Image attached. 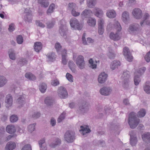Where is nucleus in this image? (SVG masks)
<instances>
[{
    "mask_svg": "<svg viewBox=\"0 0 150 150\" xmlns=\"http://www.w3.org/2000/svg\"><path fill=\"white\" fill-rule=\"evenodd\" d=\"M139 119L137 117L135 113L132 112L129 114L128 122L131 128L134 129L136 128L139 124Z\"/></svg>",
    "mask_w": 150,
    "mask_h": 150,
    "instance_id": "f257e3e1",
    "label": "nucleus"
},
{
    "mask_svg": "<svg viewBox=\"0 0 150 150\" xmlns=\"http://www.w3.org/2000/svg\"><path fill=\"white\" fill-rule=\"evenodd\" d=\"M115 27L117 30V32L114 33L113 32H111L109 35V37L110 39L114 41L118 40L120 38V32L121 30V27L119 23L116 21L114 24Z\"/></svg>",
    "mask_w": 150,
    "mask_h": 150,
    "instance_id": "f03ea898",
    "label": "nucleus"
},
{
    "mask_svg": "<svg viewBox=\"0 0 150 150\" xmlns=\"http://www.w3.org/2000/svg\"><path fill=\"white\" fill-rule=\"evenodd\" d=\"M129 72L127 71H124L122 76L121 79L123 80L122 86L125 88L128 89L129 88V80L130 76Z\"/></svg>",
    "mask_w": 150,
    "mask_h": 150,
    "instance_id": "7ed1b4c3",
    "label": "nucleus"
},
{
    "mask_svg": "<svg viewBox=\"0 0 150 150\" xmlns=\"http://www.w3.org/2000/svg\"><path fill=\"white\" fill-rule=\"evenodd\" d=\"M64 138L68 143L73 142L75 139V132L71 131H67L64 134Z\"/></svg>",
    "mask_w": 150,
    "mask_h": 150,
    "instance_id": "20e7f679",
    "label": "nucleus"
},
{
    "mask_svg": "<svg viewBox=\"0 0 150 150\" xmlns=\"http://www.w3.org/2000/svg\"><path fill=\"white\" fill-rule=\"evenodd\" d=\"M58 96L61 98L65 99L67 98L68 94L66 88L63 86L59 87L57 90Z\"/></svg>",
    "mask_w": 150,
    "mask_h": 150,
    "instance_id": "39448f33",
    "label": "nucleus"
},
{
    "mask_svg": "<svg viewBox=\"0 0 150 150\" xmlns=\"http://www.w3.org/2000/svg\"><path fill=\"white\" fill-rule=\"evenodd\" d=\"M70 23L71 27L75 29L81 30L82 26L80 25L79 22L75 18H72L70 21Z\"/></svg>",
    "mask_w": 150,
    "mask_h": 150,
    "instance_id": "423d86ee",
    "label": "nucleus"
},
{
    "mask_svg": "<svg viewBox=\"0 0 150 150\" xmlns=\"http://www.w3.org/2000/svg\"><path fill=\"white\" fill-rule=\"evenodd\" d=\"M60 24L59 33L62 36H64L66 35L67 30L64 20L62 19L60 22Z\"/></svg>",
    "mask_w": 150,
    "mask_h": 150,
    "instance_id": "0eeeda50",
    "label": "nucleus"
},
{
    "mask_svg": "<svg viewBox=\"0 0 150 150\" xmlns=\"http://www.w3.org/2000/svg\"><path fill=\"white\" fill-rule=\"evenodd\" d=\"M139 30V25L135 23L130 25L128 29V31L130 34H135Z\"/></svg>",
    "mask_w": 150,
    "mask_h": 150,
    "instance_id": "6e6552de",
    "label": "nucleus"
},
{
    "mask_svg": "<svg viewBox=\"0 0 150 150\" xmlns=\"http://www.w3.org/2000/svg\"><path fill=\"white\" fill-rule=\"evenodd\" d=\"M76 63L80 69H83L85 67V62L83 57L81 55H79L77 57Z\"/></svg>",
    "mask_w": 150,
    "mask_h": 150,
    "instance_id": "1a4fd4ad",
    "label": "nucleus"
},
{
    "mask_svg": "<svg viewBox=\"0 0 150 150\" xmlns=\"http://www.w3.org/2000/svg\"><path fill=\"white\" fill-rule=\"evenodd\" d=\"M123 53L125 58L127 61L129 62L132 61L133 57L127 47H125L124 48Z\"/></svg>",
    "mask_w": 150,
    "mask_h": 150,
    "instance_id": "9d476101",
    "label": "nucleus"
},
{
    "mask_svg": "<svg viewBox=\"0 0 150 150\" xmlns=\"http://www.w3.org/2000/svg\"><path fill=\"white\" fill-rule=\"evenodd\" d=\"M130 136V143L132 146H134L137 142L135 133L134 131H131L129 133Z\"/></svg>",
    "mask_w": 150,
    "mask_h": 150,
    "instance_id": "9b49d317",
    "label": "nucleus"
},
{
    "mask_svg": "<svg viewBox=\"0 0 150 150\" xmlns=\"http://www.w3.org/2000/svg\"><path fill=\"white\" fill-rule=\"evenodd\" d=\"M24 13L25 14L24 18L25 20L29 22H31L32 20V11L26 8L24 11Z\"/></svg>",
    "mask_w": 150,
    "mask_h": 150,
    "instance_id": "f8f14e48",
    "label": "nucleus"
},
{
    "mask_svg": "<svg viewBox=\"0 0 150 150\" xmlns=\"http://www.w3.org/2000/svg\"><path fill=\"white\" fill-rule=\"evenodd\" d=\"M112 91L110 87H103L100 89V92L102 95L107 96L110 94Z\"/></svg>",
    "mask_w": 150,
    "mask_h": 150,
    "instance_id": "ddd939ff",
    "label": "nucleus"
},
{
    "mask_svg": "<svg viewBox=\"0 0 150 150\" xmlns=\"http://www.w3.org/2000/svg\"><path fill=\"white\" fill-rule=\"evenodd\" d=\"M108 75L104 72H102L98 76V81L100 83H104L107 80Z\"/></svg>",
    "mask_w": 150,
    "mask_h": 150,
    "instance_id": "4468645a",
    "label": "nucleus"
},
{
    "mask_svg": "<svg viewBox=\"0 0 150 150\" xmlns=\"http://www.w3.org/2000/svg\"><path fill=\"white\" fill-rule=\"evenodd\" d=\"M132 13L134 18L137 19H140L142 17V11L139 8H134Z\"/></svg>",
    "mask_w": 150,
    "mask_h": 150,
    "instance_id": "2eb2a0df",
    "label": "nucleus"
},
{
    "mask_svg": "<svg viewBox=\"0 0 150 150\" xmlns=\"http://www.w3.org/2000/svg\"><path fill=\"white\" fill-rule=\"evenodd\" d=\"M104 21L103 19L100 18L98 20V32L100 35H102L104 33Z\"/></svg>",
    "mask_w": 150,
    "mask_h": 150,
    "instance_id": "dca6fc26",
    "label": "nucleus"
},
{
    "mask_svg": "<svg viewBox=\"0 0 150 150\" xmlns=\"http://www.w3.org/2000/svg\"><path fill=\"white\" fill-rule=\"evenodd\" d=\"M93 12L95 16L100 18H101L103 16V14L102 10L96 7L93 9Z\"/></svg>",
    "mask_w": 150,
    "mask_h": 150,
    "instance_id": "f3484780",
    "label": "nucleus"
},
{
    "mask_svg": "<svg viewBox=\"0 0 150 150\" xmlns=\"http://www.w3.org/2000/svg\"><path fill=\"white\" fill-rule=\"evenodd\" d=\"M79 108L81 113L86 112L88 110V103L86 102H83L80 105Z\"/></svg>",
    "mask_w": 150,
    "mask_h": 150,
    "instance_id": "a211bd4d",
    "label": "nucleus"
},
{
    "mask_svg": "<svg viewBox=\"0 0 150 150\" xmlns=\"http://www.w3.org/2000/svg\"><path fill=\"white\" fill-rule=\"evenodd\" d=\"M5 103H6V106L8 108L12 105L13 103V98L12 96L10 94H8L6 96Z\"/></svg>",
    "mask_w": 150,
    "mask_h": 150,
    "instance_id": "6ab92c4d",
    "label": "nucleus"
},
{
    "mask_svg": "<svg viewBox=\"0 0 150 150\" xmlns=\"http://www.w3.org/2000/svg\"><path fill=\"white\" fill-rule=\"evenodd\" d=\"M149 17V14L147 13H145L144 15L143 19L140 22V25L141 26H143L144 23H146L147 25H150V21L147 20V19Z\"/></svg>",
    "mask_w": 150,
    "mask_h": 150,
    "instance_id": "aec40b11",
    "label": "nucleus"
},
{
    "mask_svg": "<svg viewBox=\"0 0 150 150\" xmlns=\"http://www.w3.org/2000/svg\"><path fill=\"white\" fill-rule=\"evenodd\" d=\"M106 15L110 18H114L116 17V13L114 10H110L107 11Z\"/></svg>",
    "mask_w": 150,
    "mask_h": 150,
    "instance_id": "412c9836",
    "label": "nucleus"
},
{
    "mask_svg": "<svg viewBox=\"0 0 150 150\" xmlns=\"http://www.w3.org/2000/svg\"><path fill=\"white\" fill-rule=\"evenodd\" d=\"M6 130L7 132L11 134L14 133L16 131L15 127L11 125H8L6 127Z\"/></svg>",
    "mask_w": 150,
    "mask_h": 150,
    "instance_id": "4be33fe9",
    "label": "nucleus"
},
{
    "mask_svg": "<svg viewBox=\"0 0 150 150\" xmlns=\"http://www.w3.org/2000/svg\"><path fill=\"white\" fill-rule=\"evenodd\" d=\"M16 147V144L14 142H8L5 147L6 150H12Z\"/></svg>",
    "mask_w": 150,
    "mask_h": 150,
    "instance_id": "5701e85b",
    "label": "nucleus"
},
{
    "mask_svg": "<svg viewBox=\"0 0 150 150\" xmlns=\"http://www.w3.org/2000/svg\"><path fill=\"white\" fill-rule=\"evenodd\" d=\"M142 137L144 142H150V133L146 132L144 133L142 135Z\"/></svg>",
    "mask_w": 150,
    "mask_h": 150,
    "instance_id": "b1692460",
    "label": "nucleus"
},
{
    "mask_svg": "<svg viewBox=\"0 0 150 150\" xmlns=\"http://www.w3.org/2000/svg\"><path fill=\"white\" fill-rule=\"evenodd\" d=\"M92 11L90 10H85L81 13L82 18H86L90 16L92 13Z\"/></svg>",
    "mask_w": 150,
    "mask_h": 150,
    "instance_id": "393cba45",
    "label": "nucleus"
},
{
    "mask_svg": "<svg viewBox=\"0 0 150 150\" xmlns=\"http://www.w3.org/2000/svg\"><path fill=\"white\" fill-rule=\"evenodd\" d=\"M38 143L40 146V150H46L45 140L44 139L40 140L38 142Z\"/></svg>",
    "mask_w": 150,
    "mask_h": 150,
    "instance_id": "a878e982",
    "label": "nucleus"
},
{
    "mask_svg": "<svg viewBox=\"0 0 150 150\" xmlns=\"http://www.w3.org/2000/svg\"><path fill=\"white\" fill-rule=\"evenodd\" d=\"M44 102L47 106H51L53 105L54 101L52 97H47L45 98Z\"/></svg>",
    "mask_w": 150,
    "mask_h": 150,
    "instance_id": "bb28decb",
    "label": "nucleus"
},
{
    "mask_svg": "<svg viewBox=\"0 0 150 150\" xmlns=\"http://www.w3.org/2000/svg\"><path fill=\"white\" fill-rule=\"evenodd\" d=\"M129 15L128 12L125 11L123 12L122 18L124 23H126L129 20Z\"/></svg>",
    "mask_w": 150,
    "mask_h": 150,
    "instance_id": "cd10ccee",
    "label": "nucleus"
},
{
    "mask_svg": "<svg viewBox=\"0 0 150 150\" xmlns=\"http://www.w3.org/2000/svg\"><path fill=\"white\" fill-rule=\"evenodd\" d=\"M19 107H21L25 103V99L23 96H20L18 98L17 101Z\"/></svg>",
    "mask_w": 150,
    "mask_h": 150,
    "instance_id": "c85d7f7f",
    "label": "nucleus"
},
{
    "mask_svg": "<svg viewBox=\"0 0 150 150\" xmlns=\"http://www.w3.org/2000/svg\"><path fill=\"white\" fill-rule=\"evenodd\" d=\"M42 45L41 42H38L35 43L34 48L36 52H39L42 49Z\"/></svg>",
    "mask_w": 150,
    "mask_h": 150,
    "instance_id": "c756f323",
    "label": "nucleus"
},
{
    "mask_svg": "<svg viewBox=\"0 0 150 150\" xmlns=\"http://www.w3.org/2000/svg\"><path fill=\"white\" fill-rule=\"evenodd\" d=\"M120 65V62L119 61H114L111 64L110 68L112 70H114L117 68Z\"/></svg>",
    "mask_w": 150,
    "mask_h": 150,
    "instance_id": "7c9ffc66",
    "label": "nucleus"
},
{
    "mask_svg": "<svg viewBox=\"0 0 150 150\" xmlns=\"http://www.w3.org/2000/svg\"><path fill=\"white\" fill-rule=\"evenodd\" d=\"M67 8L68 10L71 12L77 9L78 7L75 3H70L68 4Z\"/></svg>",
    "mask_w": 150,
    "mask_h": 150,
    "instance_id": "2f4dec72",
    "label": "nucleus"
},
{
    "mask_svg": "<svg viewBox=\"0 0 150 150\" xmlns=\"http://www.w3.org/2000/svg\"><path fill=\"white\" fill-rule=\"evenodd\" d=\"M134 84L136 86L138 85L141 81V79L140 78V76L137 74L136 73H134Z\"/></svg>",
    "mask_w": 150,
    "mask_h": 150,
    "instance_id": "473e14b6",
    "label": "nucleus"
},
{
    "mask_svg": "<svg viewBox=\"0 0 150 150\" xmlns=\"http://www.w3.org/2000/svg\"><path fill=\"white\" fill-rule=\"evenodd\" d=\"M144 91L148 94H150V82L147 81L143 87Z\"/></svg>",
    "mask_w": 150,
    "mask_h": 150,
    "instance_id": "72a5a7b5",
    "label": "nucleus"
},
{
    "mask_svg": "<svg viewBox=\"0 0 150 150\" xmlns=\"http://www.w3.org/2000/svg\"><path fill=\"white\" fill-rule=\"evenodd\" d=\"M88 25L91 26H94L96 24V20L95 18L90 17L87 21Z\"/></svg>",
    "mask_w": 150,
    "mask_h": 150,
    "instance_id": "f704fd0d",
    "label": "nucleus"
},
{
    "mask_svg": "<svg viewBox=\"0 0 150 150\" xmlns=\"http://www.w3.org/2000/svg\"><path fill=\"white\" fill-rule=\"evenodd\" d=\"M8 54L10 58L13 60H15L16 59L15 52L13 49H11L8 51Z\"/></svg>",
    "mask_w": 150,
    "mask_h": 150,
    "instance_id": "c9c22d12",
    "label": "nucleus"
},
{
    "mask_svg": "<svg viewBox=\"0 0 150 150\" xmlns=\"http://www.w3.org/2000/svg\"><path fill=\"white\" fill-rule=\"evenodd\" d=\"M47 56L50 61L53 62L55 60L56 55L54 52H52L47 54Z\"/></svg>",
    "mask_w": 150,
    "mask_h": 150,
    "instance_id": "e433bc0d",
    "label": "nucleus"
},
{
    "mask_svg": "<svg viewBox=\"0 0 150 150\" xmlns=\"http://www.w3.org/2000/svg\"><path fill=\"white\" fill-rule=\"evenodd\" d=\"M38 3L40 4L42 7H47L49 5L48 0H38Z\"/></svg>",
    "mask_w": 150,
    "mask_h": 150,
    "instance_id": "4c0bfd02",
    "label": "nucleus"
},
{
    "mask_svg": "<svg viewBox=\"0 0 150 150\" xmlns=\"http://www.w3.org/2000/svg\"><path fill=\"white\" fill-rule=\"evenodd\" d=\"M25 77L27 79L33 81L36 79L35 76L30 73H27L25 74Z\"/></svg>",
    "mask_w": 150,
    "mask_h": 150,
    "instance_id": "58836bf2",
    "label": "nucleus"
},
{
    "mask_svg": "<svg viewBox=\"0 0 150 150\" xmlns=\"http://www.w3.org/2000/svg\"><path fill=\"white\" fill-rule=\"evenodd\" d=\"M55 22L54 19H52L51 20L48 21L46 24L47 28H52L54 25Z\"/></svg>",
    "mask_w": 150,
    "mask_h": 150,
    "instance_id": "ea45409f",
    "label": "nucleus"
},
{
    "mask_svg": "<svg viewBox=\"0 0 150 150\" xmlns=\"http://www.w3.org/2000/svg\"><path fill=\"white\" fill-rule=\"evenodd\" d=\"M87 5L88 7L92 8L96 4V0H87Z\"/></svg>",
    "mask_w": 150,
    "mask_h": 150,
    "instance_id": "a19ab883",
    "label": "nucleus"
},
{
    "mask_svg": "<svg viewBox=\"0 0 150 150\" xmlns=\"http://www.w3.org/2000/svg\"><path fill=\"white\" fill-rule=\"evenodd\" d=\"M47 86L44 83H41L39 86V88L40 91L42 93H44L47 89Z\"/></svg>",
    "mask_w": 150,
    "mask_h": 150,
    "instance_id": "79ce46f5",
    "label": "nucleus"
},
{
    "mask_svg": "<svg viewBox=\"0 0 150 150\" xmlns=\"http://www.w3.org/2000/svg\"><path fill=\"white\" fill-rule=\"evenodd\" d=\"M146 113V112L145 109H141L138 112L137 116L139 117H144Z\"/></svg>",
    "mask_w": 150,
    "mask_h": 150,
    "instance_id": "37998d69",
    "label": "nucleus"
},
{
    "mask_svg": "<svg viewBox=\"0 0 150 150\" xmlns=\"http://www.w3.org/2000/svg\"><path fill=\"white\" fill-rule=\"evenodd\" d=\"M55 5L54 4H51L49 7L47 11V13L48 15H49L51 13L54 11L55 8Z\"/></svg>",
    "mask_w": 150,
    "mask_h": 150,
    "instance_id": "c03bdc74",
    "label": "nucleus"
},
{
    "mask_svg": "<svg viewBox=\"0 0 150 150\" xmlns=\"http://www.w3.org/2000/svg\"><path fill=\"white\" fill-rule=\"evenodd\" d=\"M7 82L6 78L2 76H0V87L4 86Z\"/></svg>",
    "mask_w": 150,
    "mask_h": 150,
    "instance_id": "a18cd8bd",
    "label": "nucleus"
},
{
    "mask_svg": "<svg viewBox=\"0 0 150 150\" xmlns=\"http://www.w3.org/2000/svg\"><path fill=\"white\" fill-rule=\"evenodd\" d=\"M80 128H81V129L79 130V131H82L83 135H84V133H89L91 132V130L90 129L87 128L86 127H84L83 126H81Z\"/></svg>",
    "mask_w": 150,
    "mask_h": 150,
    "instance_id": "49530a36",
    "label": "nucleus"
},
{
    "mask_svg": "<svg viewBox=\"0 0 150 150\" xmlns=\"http://www.w3.org/2000/svg\"><path fill=\"white\" fill-rule=\"evenodd\" d=\"M146 69V68L145 67H143L137 70V71L135 72V73H136L137 74H138L139 76H140L142 75V74L144 73Z\"/></svg>",
    "mask_w": 150,
    "mask_h": 150,
    "instance_id": "de8ad7c7",
    "label": "nucleus"
},
{
    "mask_svg": "<svg viewBox=\"0 0 150 150\" xmlns=\"http://www.w3.org/2000/svg\"><path fill=\"white\" fill-rule=\"evenodd\" d=\"M36 125V123L29 125L28 127V130L30 132H32L35 129V126Z\"/></svg>",
    "mask_w": 150,
    "mask_h": 150,
    "instance_id": "09e8293b",
    "label": "nucleus"
},
{
    "mask_svg": "<svg viewBox=\"0 0 150 150\" xmlns=\"http://www.w3.org/2000/svg\"><path fill=\"white\" fill-rule=\"evenodd\" d=\"M18 120V117L16 115H13L10 117V120L11 122H14L17 121Z\"/></svg>",
    "mask_w": 150,
    "mask_h": 150,
    "instance_id": "8fccbe9b",
    "label": "nucleus"
},
{
    "mask_svg": "<svg viewBox=\"0 0 150 150\" xmlns=\"http://www.w3.org/2000/svg\"><path fill=\"white\" fill-rule=\"evenodd\" d=\"M66 77L67 80L70 82L73 81V78L72 75L69 73H67L66 75Z\"/></svg>",
    "mask_w": 150,
    "mask_h": 150,
    "instance_id": "3c124183",
    "label": "nucleus"
},
{
    "mask_svg": "<svg viewBox=\"0 0 150 150\" xmlns=\"http://www.w3.org/2000/svg\"><path fill=\"white\" fill-rule=\"evenodd\" d=\"M23 38L21 35H18L17 38V41L18 44H21L23 42Z\"/></svg>",
    "mask_w": 150,
    "mask_h": 150,
    "instance_id": "603ef678",
    "label": "nucleus"
},
{
    "mask_svg": "<svg viewBox=\"0 0 150 150\" xmlns=\"http://www.w3.org/2000/svg\"><path fill=\"white\" fill-rule=\"evenodd\" d=\"M65 113L63 112L58 117L57 121L58 122H61L65 117Z\"/></svg>",
    "mask_w": 150,
    "mask_h": 150,
    "instance_id": "864d4df0",
    "label": "nucleus"
},
{
    "mask_svg": "<svg viewBox=\"0 0 150 150\" xmlns=\"http://www.w3.org/2000/svg\"><path fill=\"white\" fill-rule=\"evenodd\" d=\"M112 51V50H109V52L108 54V55L110 59H114L115 57V54Z\"/></svg>",
    "mask_w": 150,
    "mask_h": 150,
    "instance_id": "5fc2aeb1",
    "label": "nucleus"
},
{
    "mask_svg": "<svg viewBox=\"0 0 150 150\" xmlns=\"http://www.w3.org/2000/svg\"><path fill=\"white\" fill-rule=\"evenodd\" d=\"M27 62V61L25 59H22L20 60L18 64L20 66H22L23 65L26 64Z\"/></svg>",
    "mask_w": 150,
    "mask_h": 150,
    "instance_id": "6e6d98bb",
    "label": "nucleus"
},
{
    "mask_svg": "<svg viewBox=\"0 0 150 150\" xmlns=\"http://www.w3.org/2000/svg\"><path fill=\"white\" fill-rule=\"evenodd\" d=\"M51 84L54 86H57L59 84V81L57 79L53 80L51 81Z\"/></svg>",
    "mask_w": 150,
    "mask_h": 150,
    "instance_id": "4d7b16f0",
    "label": "nucleus"
},
{
    "mask_svg": "<svg viewBox=\"0 0 150 150\" xmlns=\"http://www.w3.org/2000/svg\"><path fill=\"white\" fill-rule=\"evenodd\" d=\"M89 63L91 64L92 68L95 69L96 68L97 65L96 64H93V61L92 58H91L89 59Z\"/></svg>",
    "mask_w": 150,
    "mask_h": 150,
    "instance_id": "13d9d810",
    "label": "nucleus"
},
{
    "mask_svg": "<svg viewBox=\"0 0 150 150\" xmlns=\"http://www.w3.org/2000/svg\"><path fill=\"white\" fill-rule=\"evenodd\" d=\"M144 59L146 61L149 62L150 61V51L148 52L144 56Z\"/></svg>",
    "mask_w": 150,
    "mask_h": 150,
    "instance_id": "bf43d9fd",
    "label": "nucleus"
},
{
    "mask_svg": "<svg viewBox=\"0 0 150 150\" xmlns=\"http://www.w3.org/2000/svg\"><path fill=\"white\" fill-rule=\"evenodd\" d=\"M36 24L37 25L42 28H44L45 26L44 24L39 20H37L36 21Z\"/></svg>",
    "mask_w": 150,
    "mask_h": 150,
    "instance_id": "052dcab7",
    "label": "nucleus"
},
{
    "mask_svg": "<svg viewBox=\"0 0 150 150\" xmlns=\"http://www.w3.org/2000/svg\"><path fill=\"white\" fill-rule=\"evenodd\" d=\"M21 150H31V146L29 144H26L22 148Z\"/></svg>",
    "mask_w": 150,
    "mask_h": 150,
    "instance_id": "680f3d73",
    "label": "nucleus"
},
{
    "mask_svg": "<svg viewBox=\"0 0 150 150\" xmlns=\"http://www.w3.org/2000/svg\"><path fill=\"white\" fill-rule=\"evenodd\" d=\"M40 115L39 112H35L32 116V117L34 119H37L39 117Z\"/></svg>",
    "mask_w": 150,
    "mask_h": 150,
    "instance_id": "e2e57ef3",
    "label": "nucleus"
},
{
    "mask_svg": "<svg viewBox=\"0 0 150 150\" xmlns=\"http://www.w3.org/2000/svg\"><path fill=\"white\" fill-rule=\"evenodd\" d=\"M55 48L58 52H59L61 48V46L59 42L56 43L55 46Z\"/></svg>",
    "mask_w": 150,
    "mask_h": 150,
    "instance_id": "0e129e2a",
    "label": "nucleus"
},
{
    "mask_svg": "<svg viewBox=\"0 0 150 150\" xmlns=\"http://www.w3.org/2000/svg\"><path fill=\"white\" fill-rule=\"evenodd\" d=\"M76 10H75L74 11H73L71 12L72 15L76 17L79 16L80 14V13L79 12H76Z\"/></svg>",
    "mask_w": 150,
    "mask_h": 150,
    "instance_id": "69168bd1",
    "label": "nucleus"
},
{
    "mask_svg": "<svg viewBox=\"0 0 150 150\" xmlns=\"http://www.w3.org/2000/svg\"><path fill=\"white\" fill-rule=\"evenodd\" d=\"M86 35V34L85 33H84L83 35L82 39L83 43L84 45H87V42H86L85 38Z\"/></svg>",
    "mask_w": 150,
    "mask_h": 150,
    "instance_id": "338daca9",
    "label": "nucleus"
},
{
    "mask_svg": "<svg viewBox=\"0 0 150 150\" xmlns=\"http://www.w3.org/2000/svg\"><path fill=\"white\" fill-rule=\"evenodd\" d=\"M14 25L12 23L9 25L8 28L9 31L10 32H12L15 30Z\"/></svg>",
    "mask_w": 150,
    "mask_h": 150,
    "instance_id": "774afa93",
    "label": "nucleus"
}]
</instances>
